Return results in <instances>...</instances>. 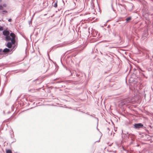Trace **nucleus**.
<instances>
[{"label": "nucleus", "mask_w": 153, "mask_h": 153, "mask_svg": "<svg viewBox=\"0 0 153 153\" xmlns=\"http://www.w3.org/2000/svg\"><path fill=\"white\" fill-rule=\"evenodd\" d=\"M57 6V2H56L54 5V7H56Z\"/></svg>", "instance_id": "7"}, {"label": "nucleus", "mask_w": 153, "mask_h": 153, "mask_svg": "<svg viewBox=\"0 0 153 153\" xmlns=\"http://www.w3.org/2000/svg\"><path fill=\"white\" fill-rule=\"evenodd\" d=\"M3 9V7L1 5H0V10H2Z\"/></svg>", "instance_id": "8"}, {"label": "nucleus", "mask_w": 153, "mask_h": 153, "mask_svg": "<svg viewBox=\"0 0 153 153\" xmlns=\"http://www.w3.org/2000/svg\"><path fill=\"white\" fill-rule=\"evenodd\" d=\"M3 34L6 36V37H5L6 40L7 41H9L11 39V38L10 37V36H9L10 33L9 32L8 30H4L3 32Z\"/></svg>", "instance_id": "2"}, {"label": "nucleus", "mask_w": 153, "mask_h": 153, "mask_svg": "<svg viewBox=\"0 0 153 153\" xmlns=\"http://www.w3.org/2000/svg\"><path fill=\"white\" fill-rule=\"evenodd\" d=\"M10 36L12 38L10 40L11 41V42H9L7 44V46L9 48H11L12 45L14 44L16 41H15V37L16 35L15 34L13 33H11L10 34Z\"/></svg>", "instance_id": "1"}, {"label": "nucleus", "mask_w": 153, "mask_h": 153, "mask_svg": "<svg viewBox=\"0 0 153 153\" xmlns=\"http://www.w3.org/2000/svg\"><path fill=\"white\" fill-rule=\"evenodd\" d=\"M9 51H10L9 49H8L7 48L4 49L3 50V52H9Z\"/></svg>", "instance_id": "5"}, {"label": "nucleus", "mask_w": 153, "mask_h": 153, "mask_svg": "<svg viewBox=\"0 0 153 153\" xmlns=\"http://www.w3.org/2000/svg\"><path fill=\"white\" fill-rule=\"evenodd\" d=\"M143 126V125L141 123H136L134 125V126L136 128H140Z\"/></svg>", "instance_id": "3"}, {"label": "nucleus", "mask_w": 153, "mask_h": 153, "mask_svg": "<svg viewBox=\"0 0 153 153\" xmlns=\"http://www.w3.org/2000/svg\"><path fill=\"white\" fill-rule=\"evenodd\" d=\"M11 21H12V19H9L8 20V21L9 22H11Z\"/></svg>", "instance_id": "11"}, {"label": "nucleus", "mask_w": 153, "mask_h": 153, "mask_svg": "<svg viewBox=\"0 0 153 153\" xmlns=\"http://www.w3.org/2000/svg\"><path fill=\"white\" fill-rule=\"evenodd\" d=\"M131 19V17H130L127 18L126 19V22H128L129 21H130Z\"/></svg>", "instance_id": "6"}, {"label": "nucleus", "mask_w": 153, "mask_h": 153, "mask_svg": "<svg viewBox=\"0 0 153 153\" xmlns=\"http://www.w3.org/2000/svg\"><path fill=\"white\" fill-rule=\"evenodd\" d=\"M6 153H12L11 150L10 149H6Z\"/></svg>", "instance_id": "4"}, {"label": "nucleus", "mask_w": 153, "mask_h": 153, "mask_svg": "<svg viewBox=\"0 0 153 153\" xmlns=\"http://www.w3.org/2000/svg\"><path fill=\"white\" fill-rule=\"evenodd\" d=\"M3 30V27H0V31H1Z\"/></svg>", "instance_id": "9"}, {"label": "nucleus", "mask_w": 153, "mask_h": 153, "mask_svg": "<svg viewBox=\"0 0 153 153\" xmlns=\"http://www.w3.org/2000/svg\"><path fill=\"white\" fill-rule=\"evenodd\" d=\"M3 12H5L6 13H7V11H6V10H3L2 11V14H4V13H3Z\"/></svg>", "instance_id": "10"}]
</instances>
